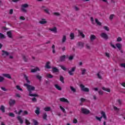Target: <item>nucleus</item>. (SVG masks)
I'll return each mask as SVG.
<instances>
[{
    "instance_id": "obj_19",
    "label": "nucleus",
    "mask_w": 125,
    "mask_h": 125,
    "mask_svg": "<svg viewBox=\"0 0 125 125\" xmlns=\"http://www.w3.org/2000/svg\"><path fill=\"white\" fill-rule=\"evenodd\" d=\"M49 64H50V62H47L46 63L45 68H46V69H50L51 68V66L49 65Z\"/></svg>"
},
{
    "instance_id": "obj_54",
    "label": "nucleus",
    "mask_w": 125,
    "mask_h": 125,
    "mask_svg": "<svg viewBox=\"0 0 125 125\" xmlns=\"http://www.w3.org/2000/svg\"><path fill=\"white\" fill-rule=\"evenodd\" d=\"M54 15H55V16H60V13H57V12H54L53 13Z\"/></svg>"
},
{
    "instance_id": "obj_58",
    "label": "nucleus",
    "mask_w": 125,
    "mask_h": 125,
    "mask_svg": "<svg viewBox=\"0 0 125 125\" xmlns=\"http://www.w3.org/2000/svg\"><path fill=\"white\" fill-rule=\"evenodd\" d=\"M25 124L27 125H31V123H30L27 119H25Z\"/></svg>"
},
{
    "instance_id": "obj_42",
    "label": "nucleus",
    "mask_w": 125,
    "mask_h": 125,
    "mask_svg": "<svg viewBox=\"0 0 125 125\" xmlns=\"http://www.w3.org/2000/svg\"><path fill=\"white\" fill-rule=\"evenodd\" d=\"M22 58H23L24 62H28V59H27V58H26V56H25V55L22 56Z\"/></svg>"
},
{
    "instance_id": "obj_55",
    "label": "nucleus",
    "mask_w": 125,
    "mask_h": 125,
    "mask_svg": "<svg viewBox=\"0 0 125 125\" xmlns=\"http://www.w3.org/2000/svg\"><path fill=\"white\" fill-rule=\"evenodd\" d=\"M114 16H115V15L114 14H112L109 16V19L110 20H112V19L114 18Z\"/></svg>"
},
{
    "instance_id": "obj_45",
    "label": "nucleus",
    "mask_w": 125,
    "mask_h": 125,
    "mask_svg": "<svg viewBox=\"0 0 125 125\" xmlns=\"http://www.w3.org/2000/svg\"><path fill=\"white\" fill-rule=\"evenodd\" d=\"M60 108L62 111L63 113H66V110H65V108H63V107L60 106Z\"/></svg>"
},
{
    "instance_id": "obj_48",
    "label": "nucleus",
    "mask_w": 125,
    "mask_h": 125,
    "mask_svg": "<svg viewBox=\"0 0 125 125\" xmlns=\"http://www.w3.org/2000/svg\"><path fill=\"white\" fill-rule=\"evenodd\" d=\"M0 39H5V36L2 33H0Z\"/></svg>"
},
{
    "instance_id": "obj_46",
    "label": "nucleus",
    "mask_w": 125,
    "mask_h": 125,
    "mask_svg": "<svg viewBox=\"0 0 125 125\" xmlns=\"http://www.w3.org/2000/svg\"><path fill=\"white\" fill-rule=\"evenodd\" d=\"M36 78H37V79L39 80V81H42V76H41L39 75H36Z\"/></svg>"
},
{
    "instance_id": "obj_32",
    "label": "nucleus",
    "mask_w": 125,
    "mask_h": 125,
    "mask_svg": "<svg viewBox=\"0 0 125 125\" xmlns=\"http://www.w3.org/2000/svg\"><path fill=\"white\" fill-rule=\"evenodd\" d=\"M35 113L37 115H40V113H41L40 112V108L39 107H37V109L35 110Z\"/></svg>"
},
{
    "instance_id": "obj_39",
    "label": "nucleus",
    "mask_w": 125,
    "mask_h": 125,
    "mask_svg": "<svg viewBox=\"0 0 125 125\" xmlns=\"http://www.w3.org/2000/svg\"><path fill=\"white\" fill-rule=\"evenodd\" d=\"M16 88L18 89L19 90H20V91H23V89L20 87V86L19 85H17L16 86Z\"/></svg>"
},
{
    "instance_id": "obj_51",
    "label": "nucleus",
    "mask_w": 125,
    "mask_h": 125,
    "mask_svg": "<svg viewBox=\"0 0 125 125\" xmlns=\"http://www.w3.org/2000/svg\"><path fill=\"white\" fill-rule=\"evenodd\" d=\"M74 9H75V11H79V10H80V8L76 6H74Z\"/></svg>"
},
{
    "instance_id": "obj_13",
    "label": "nucleus",
    "mask_w": 125,
    "mask_h": 125,
    "mask_svg": "<svg viewBox=\"0 0 125 125\" xmlns=\"http://www.w3.org/2000/svg\"><path fill=\"white\" fill-rule=\"evenodd\" d=\"M42 21H39V23L42 24V25H44V24H46V23H47V21H45V19H42Z\"/></svg>"
},
{
    "instance_id": "obj_20",
    "label": "nucleus",
    "mask_w": 125,
    "mask_h": 125,
    "mask_svg": "<svg viewBox=\"0 0 125 125\" xmlns=\"http://www.w3.org/2000/svg\"><path fill=\"white\" fill-rule=\"evenodd\" d=\"M24 78L25 81H26L27 83L30 84V83H31V81L29 80V79L28 78V76H27V75H24Z\"/></svg>"
},
{
    "instance_id": "obj_17",
    "label": "nucleus",
    "mask_w": 125,
    "mask_h": 125,
    "mask_svg": "<svg viewBox=\"0 0 125 125\" xmlns=\"http://www.w3.org/2000/svg\"><path fill=\"white\" fill-rule=\"evenodd\" d=\"M2 76L3 77H5V78H7L8 79H11V76H10V74H9L4 73L2 74Z\"/></svg>"
},
{
    "instance_id": "obj_2",
    "label": "nucleus",
    "mask_w": 125,
    "mask_h": 125,
    "mask_svg": "<svg viewBox=\"0 0 125 125\" xmlns=\"http://www.w3.org/2000/svg\"><path fill=\"white\" fill-rule=\"evenodd\" d=\"M80 86L82 91H84V92H89V89L88 88L85 87L83 84H81Z\"/></svg>"
},
{
    "instance_id": "obj_8",
    "label": "nucleus",
    "mask_w": 125,
    "mask_h": 125,
    "mask_svg": "<svg viewBox=\"0 0 125 125\" xmlns=\"http://www.w3.org/2000/svg\"><path fill=\"white\" fill-rule=\"evenodd\" d=\"M78 32L80 35V36H81L82 38H83V39H84V38H85V35H84V34H83V32L82 31H81L80 30H78Z\"/></svg>"
},
{
    "instance_id": "obj_63",
    "label": "nucleus",
    "mask_w": 125,
    "mask_h": 125,
    "mask_svg": "<svg viewBox=\"0 0 125 125\" xmlns=\"http://www.w3.org/2000/svg\"><path fill=\"white\" fill-rule=\"evenodd\" d=\"M28 114H29V113L28 112V111L25 110V111H24V113H23V116H25V115H28Z\"/></svg>"
},
{
    "instance_id": "obj_9",
    "label": "nucleus",
    "mask_w": 125,
    "mask_h": 125,
    "mask_svg": "<svg viewBox=\"0 0 125 125\" xmlns=\"http://www.w3.org/2000/svg\"><path fill=\"white\" fill-rule=\"evenodd\" d=\"M49 30L51 31V32H53V33H54L55 34L57 33V27H54L53 28H50Z\"/></svg>"
},
{
    "instance_id": "obj_52",
    "label": "nucleus",
    "mask_w": 125,
    "mask_h": 125,
    "mask_svg": "<svg viewBox=\"0 0 125 125\" xmlns=\"http://www.w3.org/2000/svg\"><path fill=\"white\" fill-rule=\"evenodd\" d=\"M1 89L3 90V91H7L8 89L5 88L4 87H0Z\"/></svg>"
},
{
    "instance_id": "obj_23",
    "label": "nucleus",
    "mask_w": 125,
    "mask_h": 125,
    "mask_svg": "<svg viewBox=\"0 0 125 125\" xmlns=\"http://www.w3.org/2000/svg\"><path fill=\"white\" fill-rule=\"evenodd\" d=\"M116 46L119 49V50H121L122 49V44L118 43L116 44Z\"/></svg>"
},
{
    "instance_id": "obj_57",
    "label": "nucleus",
    "mask_w": 125,
    "mask_h": 125,
    "mask_svg": "<svg viewBox=\"0 0 125 125\" xmlns=\"http://www.w3.org/2000/svg\"><path fill=\"white\" fill-rule=\"evenodd\" d=\"M122 41H123V39H122V38L119 37L118 38H117V42H122Z\"/></svg>"
},
{
    "instance_id": "obj_43",
    "label": "nucleus",
    "mask_w": 125,
    "mask_h": 125,
    "mask_svg": "<svg viewBox=\"0 0 125 125\" xmlns=\"http://www.w3.org/2000/svg\"><path fill=\"white\" fill-rule=\"evenodd\" d=\"M47 77L49 78V79H52V78H53V75L50 74H48L47 75Z\"/></svg>"
},
{
    "instance_id": "obj_41",
    "label": "nucleus",
    "mask_w": 125,
    "mask_h": 125,
    "mask_svg": "<svg viewBox=\"0 0 125 125\" xmlns=\"http://www.w3.org/2000/svg\"><path fill=\"white\" fill-rule=\"evenodd\" d=\"M33 122L34 124V125H39V122L37 120L33 119Z\"/></svg>"
},
{
    "instance_id": "obj_22",
    "label": "nucleus",
    "mask_w": 125,
    "mask_h": 125,
    "mask_svg": "<svg viewBox=\"0 0 125 125\" xmlns=\"http://www.w3.org/2000/svg\"><path fill=\"white\" fill-rule=\"evenodd\" d=\"M37 71H40V68L39 67H36V68L31 69V73H36Z\"/></svg>"
},
{
    "instance_id": "obj_49",
    "label": "nucleus",
    "mask_w": 125,
    "mask_h": 125,
    "mask_svg": "<svg viewBox=\"0 0 125 125\" xmlns=\"http://www.w3.org/2000/svg\"><path fill=\"white\" fill-rule=\"evenodd\" d=\"M44 11L45 13H47V14H50V13H49V11H48V9H44Z\"/></svg>"
},
{
    "instance_id": "obj_15",
    "label": "nucleus",
    "mask_w": 125,
    "mask_h": 125,
    "mask_svg": "<svg viewBox=\"0 0 125 125\" xmlns=\"http://www.w3.org/2000/svg\"><path fill=\"white\" fill-rule=\"evenodd\" d=\"M17 120H18L21 125H22L24 123V121H23L22 119L21 118V116H18Z\"/></svg>"
},
{
    "instance_id": "obj_33",
    "label": "nucleus",
    "mask_w": 125,
    "mask_h": 125,
    "mask_svg": "<svg viewBox=\"0 0 125 125\" xmlns=\"http://www.w3.org/2000/svg\"><path fill=\"white\" fill-rule=\"evenodd\" d=\"M70 40H74L75 39V34L73 33H71L70 35Z\"/></svg>"
},
{
    "instance_id": "obj_37",
    "label": "nucleus",
    "mask_w": 125,
    "mask_h": 125,
    "mask_svg": "<svg viewBox=\"0 0 125 125\" xmlns=\"http://www.w3.org/2000/svg\"><path fill=\"white\" fill-rule=\"evenodd\" d=\"M101 114L102 115V116L101 117H102V118L106 116V113L103 111H101Z\"/></svg>"
},
{
    "instance_id": "obj_62",
    "label": "nucleus",
    "mask_w": 125,
    "mask_h": 125,
    "mask_svg": "<svg viewBox=\"0 0 125 125\" xmlns=\"http://www.w3.org/2000/svg\"><path fill=\"white\" fill-rule=\"evenodd\" d=\"M110 45L113 48H115V49L117 48V47H116V46H115V45L113 44V43L112 42H110Z\"/></svg>"
},
{
    "instance_id": "obj_50",
    "label": "nucleus",
    "mask_w": 125,
    "mask_h": 125,
    "mask_svg": "<svg viewBox=\"0 0 125 125\" xmlns=\"http://www.w3.org/2000/svg\"><path fill=\"white\" fill-rule=\"evenodd\" d=\"M73 124H78V120L76 118H74L73 121Z\"/></svg>"
},
{
    "instance_id": "obj_14",
    "label": "nucleus",
    "mask_w": 125,
    "mask_h": 125,
    "mask_svg": "<svg viewBox=\"0 0 125 125\" xmlns=\"http://www.w3.org/2000/svg\"><path fill=\"white\" fill-rule=\"evenodd\" d=\"M15 100H10V101L9 102V104L10 106H13L15 104Z\"/></svg>"
},
{
    "instance_id": "obj_61",
    "label": "nucleus",
    "mask_w": 125,
    "mask_h": 125,
    "mask_svg": "<svg viewBox=\"0 0 125 125\" xmlns=\"http://www.w3.org/2000/svg\"><path fill=\"white\" fill-rule=\"evenodd\" d=\"M85 72H86V70L84 69L82 70V75H84L85 74Z\"/></svg>"
},
{
    "instance_id": "obj_29",
    "label": "nucleus",
    "mask_w": 125,
    "mask_h": 125,
    "mask_svg": "<svg viewBox=\"0 0 125 125\" xmlns=\"http://www.w3.org/2000/svg\"><path fill=\"white\" fill-rule=\"evenodd\" d=\"M67 40V38L65 35H63L62 39V43H64L66 42V40Z\"/></svg>"
},
{
    "instance_id": "obj_25",
    "label": "nucleus",
    "mask_w": 125,
    "mask_h": 125,
    "mask_svg": "<svg viewBox=\"0 0 125 125\" xmlns=\"http://www.w3.org/2000/svg\"><path fill=\"white\" fill-rule=\"evenodd\" d=\"M95 22L97 24V25H98V26H101V25H102V23L100 22L99 21H98V19H95Z\"/></svg>"
},
{
    "instance_id": "obj_30",
    "label": "nucleus",
    "mask_w": 125,
    "mask_h": 125,
    "mask_svg": "<svg viewBox=\"0 0 125 125\" xmlns=\"http://www.w3.org/2000/svg\"><path fill=\"white\" fill-rule=\"evenodd\" d=\"M21 7H23V8H28V7H29V4L27 3L23 4L21 5Z\"/></svg>"
},
{
    "instance_id": "obj_4",
    "label": "nucleus",
    "mask_w": 125,
    "mask_h": 125,
    "mask_svg": "<svg viewBox=\"0 0 125 125\" xmlns=\"http://www.w3.org/2000/svg\"><path fill=\"white\" fill-rule=\"evenodd\" d=\"M101 38H103V39H104V40H108V39H109V37L108 36V35H107V34L105 33H102L101 34Z\"/></svg>"
},
{
    "instance_id": "obj_60",
    "label": "nucleus",
    "mask_w": 125,
    "mask_h": 125,
    "mask_svg": "<svg viewBox=\"0 0 125 125\" xmlns=\"http://www.w3.org/2000/svg\"><path fill=\"white\" fill-rule=\"evenodd\" d=\"M21 11H22L23 12H27V10H26V9H25L24 8H23L21 7Z\"/></svg>"
},
{
    "instance_id": "obj_21",
    "label": "nucleus",
    "mask_w": 125,
    "mask_h": 125,
    "mask_svg": "<svg viewBox=\"0 0 125 125\" xmlns=\"http://www.w3.org/2000/svg\"><path fill=\"white\" fill-rule=\"evenodd\" d=\"M29 96L31 97H39L40 96L37 94H32V93H29Z\"/></svg>"
},
{
    "instance_id": "obj_53",
    "label": "nucleus",
    "mask_w": 125,
    "mask_h": 125,
    "mask_svg": "<svg viewBox=\"0 0 125 125\" xmlns=\"http://www.w3.org/2000/svg\"><path fill=\"white\" fill-rule=\"evenodd\" d=\"M68 59L70 61H72V60H73V59H74V56H70L68 58Z\"/></svg>"
},
{
    "instance_id": "obj_18",
    "label": "nucleus",
    "mask_w": 125,
    "mask_h": 125,
    "mask_svg": "<svg viewBox=\"0 0 125 125\" xmlns=\"http://www.w3.org/2000/svg\"><path fill=\"white\" fill-rule=\"evenodd\" d=\"M77 45L79 47H81V48H83V42H78L77 43Z\"/></svg>"
},
{
    "instance_id": "obj_28",
    "label": "nucleus",
    "mask_w": 125,
    "mask_h": 125,
    "mask_svg": "<svg viewBox=\"0 0 125 125\" xmlns=\"http://www.w3.org/2000/svg\"><path fill=\"white\" fill-rule=\"evenodd\" d=\"M55 87L57 89H58V90H62V88H61V87H60L58 84H55Z\"/></svg>"
},
{
    "instance_id": "obj_40",
    "label": "nucleus",
    "mask_w": 125,
    "mask_h": 125,
    "mask_svg": "<svg viewBox=\"0 0 125 125\" xmlns=\"http://www.w3.org/2000/svg\"><path fill=\"white\" fill-rule=\"evenodd\" d=\"M104 29L105 31H107V32H109V31H110V29H109V27L108 26H104Z\"/></svg>"
},
{
    "instance_id": "obj_10",
    "label": "nucleus",
    "mask_w": 125,
    "mask_h": 125,
    "mask_svg": "<svg viewBox=\"0 0 125 125\" xmlns=\"http://www.w3.org/2000/svg\"><path fill=\"white\" fill-rule=\"evenodd\" d=\"M66 60V55L62 56L60 59V62H64Z\"/></svg>"
},
{
    "instance_id": "obj_1",
    "label": "nucleus",
    "mask_w": 125,
    "mask_h": 125,
    "mask_svg": "<svg viewBox=\"0 0 125 125\" xmlns=\"http://www.w3.org/2000/svg\"><path fill=\"white\" fill-rule=\"evenodd\" d=\"M24 86H26L29 93H32V91H34V90H35V86H33L31 85H29L28 83H24Z\"/></svg>"
},
{
    "instance_id": "obj_24",
    "label": "nucleus",
    "mask_w": 125,
    "mask_h": 125,
    "mask_svg": "<svg viewBox=\"0 0 125 125\" xmlns=\"http://www.w3.org/2000/svg\"><path fill=\"white\" fill-rule=\"evenodd\" d=\"M0 110L2 111V113H4L5 112V108L4 107V106L1 105L0 107Z\"/></svg>"
},
{
    "instance_id": "obj_34",
    "label": "nucleus",
    "mask_w": 125,
    "mask_h": 125,
    "mask_svg": "<svg viewBox=\"0 0 125 125\" xmlns=\"http://www.w3.org/2000/svg\"><path fill=\"white\" fill-rule=\"evenodd\" d=\"M70 88L71 90V91L73 92H77V91L76 90V88H74V87H73L72 86H70Z\"/></svg>"
},
{
    "instance_id": "obj_16",
    "label": "nucleus",
    "mask_w": 125,
    "mask_h": 125,
    "mask_svg": "<svg viewBox=\"0 0 125 125\" xmlns=\"http://www.w3.org/2000/svg\"><path fill=\"white\" fill-rule=\"evenodd\" d=\"M90 40L91 42H93L94 40H96V36H95L94 35H91Z\"/></svg>"
},
{
    "instance_id": "obj_59",
    "label": "nucleus",
    "mask_w": 125,
    "mask_h": 125,
    "mask_svg": "<svg viewBox=\"0 0 125 125\" xmlns=\"http://www.w3.org/2000/svg\"><path fill=\"white\" fill-rule=\"evenodd\" d=\"M86 48H87V49H89V50H90V49H91L90 46H89L88 45V44H86Z\"/></svg>"
},
{
    "instance_id": "obj_31",
    "label": "nucleus",
    "mask_w": 125,
    "mask_h": 125,
    "mask_svg": "<svg viewBox=\"0 0 125 125\" xmlns=\"http://www.w3.org/2000/svg\"><path fill=\"white\" fill-rule=\"evenodd\" d=\"M60 81L61 82H62V83H64V77L62 76H60Z\"/></svg>"
},
{
    "instance_id": "obj_6",
    "label": "nucleus",
    "mask_w": 125,
    "mask_h": 125,
    "mask_svg": "<svg viewBox=\"0 0 125 125\" xmlns=\"http://www.w3.org/2000/svg\"><path fill=\"white\" fill-rule=\"evenodd\" d=\"M75 70L76 67H72L71 70L68 71V74H69L70 76H73L74 73H73V72H75Z\"/></svg>"
},
{
    "instance_id": "obj_56",
    "label": "nucleus",
    "mask_w": 125,
    "mask_h": 125,
    "mask_svg": "<svg viewBox=\"0 0 125 125\" xmlns=\"http://www.w3.org/2000/svg\"><path fill=\"white\" fill-rule=\"evenodd\" d=\"M3 81H4V78L0 76V83L3 82Z\"/></svg>"
},
{
    "instance_id": "obj_47",
    "label": "nucleus",
    "mask_w": 125,
    "mask_h": 125,
    "mask_svg": "<svg viewBox=\"0 0 125 125\" xmlns=\"http://www.w3.org/2000/svg\"><path fill=\"white\" fill-rule=\"evenodd\" d=\"M96 120L99 121V122H101V119H102V117H98V116H95Z\"/></svg>"
},
{
    "instance_id": "obj_44",
    "label": "nucleus",
    "mask_w": 125,
    "mask_h": 125,
    "mask_svg": "<svg viewBox=\"0 0 125 125\" xmlns=\"http://www.w3.org/2000/svg\"><path fill=\"white\" fill-rule=\"evenodd\" d=\"M60 67H61V68L63 70V71H66L67 70V68H66V67H65L63 65H60Z\"/></svg>"
},
{
    "instance_id": "obj_26",
    "label": "nucleus",
    "mask_w": 125,
    "mask_h": 125,
    "mask_svg": "<svg viewBox=\"0 0 125 125\" xmlns=\"http://www.w3.org/2000/svg\"><path fill=\"white\" fill-rule=\"evenodd\" d=\"M102 89L105 91H107V92H111V89L110 88H107L105 87H103Z\"/></svg>"
},
{
    "instance_id": "obj_36",
    "label": "nucleus",
    "mask_w": 125,
    "mask_h": 125,
    "mask_svg": "<svg viewBox=\"0 0 125 125\" xmlns=\"http://www.w3.org/2000/svg\"><path fill=\"white\" fill-rule=\"evenodd\" d=\"M9 116L12 118H14V117H15V114L13 113L10 112L9 113Z\"/></svg>"
},
{
    "instance_id": "obj_7",
    "label": "nucleus",
    "mask_w": 125,
    "mask_h": 125,
    "mask_svg": "<svg viewBox=\"0 0 125 125\" xmlns=\"http://www.w3.org/2000/svg\"><path fill=\"white\" fill-rule=\"evenodd\" d=\"M7 36L8 37V38H10V39H13V36H12V31H9L7 32Z\"/></svg>"
},
{
    "instance_id": "obj_64",
    "label": "nucleus",
    "mask_w": 125,
    "mask_h": 125,
    "mask_svg": "<svg viewBox=\"0 0 125 125\" xmlns=\"http://www.w3.org/2000/svg\"><path fill=\"white\" fill-rule=\"evenodd\" d=\"M32 102H37V98H36V97H34L32 99Z\"/></svg>"
},
{
    "instance_id": "obj_12",
    "label": "nucleus",
    "mask_w": 125,
    "mask_h": 125,
    "mask_svg": "<svg viewBox=\"0 0 125 125\" xmlns=\"http://www.w3.org/2000/svg\"><path fill=\"white\" fill-rule=\"evenodd\" d=\"M60 101L62 102H64L68 104L69 103V102L68 101V100L67 99H65V98H62L60 99Z\"/></svg>"
},
{
    "instance_id": "obj_35",
    "label": "nucleus",
    "mask_w": 125,
    "mask_h": 125,
    "mask_svg": "<svg viewBox=\"0 0 125 125\" xmlns=\"http://www.w3.org/2000/svg\"><path fill=\"white\" fill-rule=\"evenodd\" d=\"M47 115L46 114V113H44L43 115V120H46V121H47Z\"/></svg>"
},
{
    "instance_id": "obj_3",
    "label": "nucleus",
    "mask_w": 125,
    "mask_h": 125,
    "mask_svg": "<svg viewBox=\"0 0 125 125\" xmlns=\"http://www.w3.org/2000/svg\"><path fill=\"white\" fill-rule=\"evenodd\" d=\"M81 111L83 114H84V115H88L90 113V111L88 109L83 107L81 108Z\"/></svg>"
},
{
    "instance_id": "obj_38",
    "label": "nucleus",
    "mask_w": 125,
    "mask_h": 125,
    "mask_svg": "<svg viewBox=\"0 0 125 125\" xmlns=\"http://www.w3.org/2000/svg\"><path fill=\"white\" fill-rule=\"evenodd\" d=\"M97 76H98V79H100V80H102V76L100 75V72H99L97 73Z\"/></svg>"
},
{
    "instance_id": "obj_27",
    "label": "nucleus",
    "mask_w": 125,
    "mask_h": 125,
    "mask_svg": "<svg viewBox=\"0 0 125 125\" xmlns=\"http://www.w3.org/2000/svg\"><path fill=\"white\" fill-rule=\"evenodd\" d=\"M44 110L45 112H49L51 110V107L50 106L46 107L44 108Z\"/></svg>"
},
{
    "instance_id": "obj_11",
    "label": "nucleus",
    "mask_w": 125,
    "mask_h": 125,
    "mask_svg": "<svg viewBox=\"0 0 125 125\" xmlns=\"http://www.w3.org/2000/svg\"><path fill=\"white\" fill-rule=\"evenodd\" d=\"M52 72H53V73H59V69H58V68H57V67H52Z\"/></svg>"
},
{
    "instance_id": "obj_5",
    "label": "nucleus",
    "mask_w": 125,
    "mask_h": 125,
    "mask_svg": "<svg viewBox=\"0 0 125 125\" xmlns=\"http://www.w3.org/2000/svg\"><path fill=\"white\" fill-rule=\"evenodd\" d=\"M2 56H3L4 58L6 57L7 56H9V52L6 51H5V50H2Z\"/></svg>"
}]
</instances>
